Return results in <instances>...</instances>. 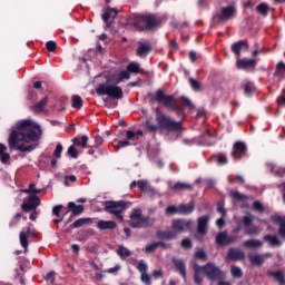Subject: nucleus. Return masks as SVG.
<instances>
[{
	"instance_id": "a878e982",
	"label": "nucleus",
	"mask_w": 285,
	"mask_h": 285,
	"mask_svg": "<svg viewBox=\"0 0 285 285\" xmlns=\"http://www.w3.org/2000/svg\"><path fill=\"white\" fill-rule=\"evenodd\" d=\"M168 248H170V245H167L164 242H156L148 245L146 250H166Z\"/></svg>"
},
{
	"instance_id": "c03bdc74",
	"label": "nucleus",
	"mask_w": 285,
	"mask_h": 285,
	"mask_svg": "<svg viewBox=\"0 0 285 285\" xmlns=\"http://www.w3.org/2000/svg\"><path fill=\"white\" fill-rule=\"evenodd\" d=\"M61 153H63V146L59 142L53 151V157H56V159H61Z\"/></svg>"
},
{
	"instance_id": "de8ad7c7",
	"label": "nucleus",
	"mask_w": 285,
	"mask_h": 285,
	"mask_svg": "<svg viewBox=\"0 0 285 285\" xmlns=\"http://www.w3.org/2000/svg\"><path fill=\"white\" fill-rule=\"evenodd\" d=\"M20 244L22 248H28V236L24 234V232L20 233Z\"/></svg>"
},
{
	"instance_id": "4d7b16f0",
	"label": "nucleus",
	"mask_w": 285,
	"mask_h": 285,
	"mask_svg": "<svg viewBox=\"0 0 285 285\" xmlns=\"http://www.w3.org/2000/svg\"><path fill=\"white\" fill-rule=\"evenodd\" d=\"M146 195H148L149 197H155V195H157V190L148 185L147 189L145 190Z\"/></svg>"
},
{
	"instance_id": "37998d69",
	"label": "nucleus",
	"mask_w": 285,
	"mask_h": 285,
	"mask_svg": "<svg viewBox=\"0 0 285 285\" xmlns=\"http://www.w3.org/2000/svg\"><path fill=\"white\" fill-rule=\"evenodd\" d=\"M165 213L166 215H177L179 214V206H175V205L168 206Z\"/></svg>"
},
{
	"instance_id": "774afa93",
	"label": "nucleus",
	"mask_w": 285,
	"mask_h": 285,
	"mask_svg": "<svg viewBox=\"0 0 285 285\" xmlns=\"http://www.w3.org/2000/svg\"><path fill=\"white\" fill-rule=\"evenodd\" d=\"M245 95H253V87L250 85H245L244 87Z\"/></svg>"
},
{
	"instance_id": "b1692460",
	"label": "nucleus",
	"mask_w": 285,
	"mask_h": 285,
	"mask_svg": "<svg viewBox=\"0 0 285 285\" xmlns=\"http://www.w3.org/2000/svg\"><path fill=\"white\" fill-rule=\"evenodd\" d=\"M264 242L269 244L272 248H277L278 246H282V240L277 237V235H265L263 237Z\"/></svg>"
},
{
	"instance_id": "a211bd4d",
	"label": "nucleus",
	"mask_w": 285,
	"mask_h": 285,
	"mask_svg": "<svg viewBox=\"0 0 285 285\" xmlns=\"http://www.w3.org/2000/svg\"><path fill=\"white\" fill-rule=\"evenodd\" d=\"M68 213L71 212V216L68 219V224L72 222V217H77V215H81L83 213V205H77L73 202L68 203Z\"/></svg>"
},
{
	"instance_id": "a19ab883",
	"label": "nucleus",
	"mask_w": 285,
	"mask_h": 285,
	"mask_svg": "<svg viewBox=\"0 0 285 285\" xmlns=\"http://www.w3.org/2000/svg\"><path fill=\"white\" fill-rule=\"evenodd\" d=\"M83 106V100L79 96L72 97V108H77L79 110Z\"/></svg>"
},
{
	"instance_id": "4be33fe9",
	"label": "nucleus",
	"mask_w": 285,
	"mask_h": 285,
	"mask_svg": "<svg viewBox=\"0 0 285 285\" xmlns=\"http://www.w3.org/2000/svg\"><path fill=\"white\" fill-rule=\"evenodd\" d=\"M97 228H99V230H115V228H117V223L114 220H99L97 223Z\"/></svg>"
},
{
	"instance_id": "412c9836",
	"label": "nucleus",
	"mask_w": 285,
	"mask_h": 285,
	"mask_svg": "<svg viewBox=\"0 0 285 285\" xmlns=\"http://www.w3.org/2000/svg\"><path fill=\"white\" fill-rule=\"evenodd\" d=\"M257 66V60L255 59H240L237 60V68L246 70L248 68H255Z\"/></svg>"
},
{
	"instance_id": "2eb2a0df",
	"label": "nucleus",
	"mask_w": 285,
	"mask_h": 285,
	"mask_svg": "<svg viewBox=\"0 0 285 285\" xmlns=\"http://www.w3.org/2000/svg\"><path fill=\"white\" fill-rule=\"evenodd\" d=\"M137 271L140 273V279L142 282V284L146 285H150L151 284V276L150 274H148V264H146V262L140 261L138 266H137Z\"/></svg>"
},
{
	"instance_id": "7c9ffc66",
	"label": "nucleus",
	"mask_w": 285,
	"mask_h": 285,
	"mask_svg": "<svg viewBox=\"0 0 285 285\" xmlns=\"http://www.w3.org/2000/svg\"><path fill=\"white\" fill-rule=\"evenodd\" d=\"M179 215H190L195 210V205H179L178 206Z\"/></svg>"
},
{
	"instance_id": "c9c22d12",
	"label": "nucleus",
	"mask_w": 285,
	"mask_h": 285,
	"mask_svg": "<svg viewBox=\"0 0 285 285\" xmlns=\"http://www.w3.org/2000/svg\"><path fill=\"white\" fill-rule=\"evenodd\" d=\"M229 197H232V199H235L236 202H246V199H248L246 195L239 191H230Z\"/></svg>"
},
{
	"instance_id": "dca6fc26",
	"label": "nucleus",
	"mask_w": 285,
	"mask_h": 285,
	"mask_svg": "<svg viewBox=\"0 0 285 285\" xmlns=\"http://www.w3.org/2000/svg\"><path fill=\"white\" fill-rule=\"evenodd\" d=\"M244 155H246V145L242 141L235 142L232 151L234 159H242Z\"/></svg>"
},
{
	"instance_id": "f257e3e1",
	"label": "nucleus",
	"mask_w": 285,
	"mask_h": 285,
	"mask_svg": "<svg viewBox=\"0 0 285 285\" xmlns=\"http://www.w3.org/2000/svg\"><path fill=\"white\" fill-rule=\"evenodd\" d=\"M43 131L39 124L24 119L20 120L16 128L12 129L8 138V146L10 150H19V153H32L39 144Z\"/></svg>"
},
{
	"instance_id": "680f3d73",
	"label": "nucleus",
	"mask_w": 285,
	"mask_h": 285,
	"mask_svg": "<svg viewBox=\"0 0 285 285\" xmlns=\"http://www.w3.org/2000/svg\"><path fill=\"white\" fill-rule=\"evenodd\" d=\"M126 146H130V140H120L118 141V145L116 146V148H126Z\"/></svg>"
},
{
	"instance_id": "bf43d9fd",
	"label": "nucleus",
	"mask_w": 285,
	"mask_h": 285,
	"mask_svg": "<svg viewBox=\"0 0 285 285\" xmlns=\"http://www.w3.org/2000/svg\"><path fill=\"white\" fill-rule=\"evenodd\" d=\"M118 255L119 257H121V259H128V257H130V250H118Z\"/></svg>"
},
{
	"instance_id": "4468645a",
	"label": "nucleus",
	"mask_w": 285,
	"mask_h": 285,
	"mask_svg": "<svg viewBox=\"0 0 285 285\" xmlns=\"http://www.w3.org/2000/svg\"><path fill=\"white\" fill-rule=\"evenodd\" d=\"M237 242V236L228 235L226 232H220L216 236V244L218 246H228L229 244H235Z\"/></svg>"
},
{
	"instance_id": "f03ea898",
	"label": "nucleus",
	"mask_w": 285,
	"mask_h": 285,
	"mask_svg": "<svg viewBox=\"0 0 285 285\" xmlns=\"http://www.w3.org/2000/svg\"><path fill=\"white\" fill-rule=\"evenodd\" d=\"M190 224H193L190 220L174 219L171 224L173 230H159L157 232V237L160 239H175V237H177V233L190 230Z\"/></svg>"
},
{
	"instance_id": "9d476101",
	"label": "nucleus",
	"mask_w": 285,
	"mask_h": 285,
	"mask_svg": "<svg viewBox=\"0 0 285 285\" xmlns=\"http://www.w3.org/2000/svg\"><path fill=\"white\" fill-rule=\"evenodd\" d=\"M255 217L247 215L243 217V226L245 228V235H259V227L253 224Z\"/></svg>"
},
{
	"instance_id": "69168bd1",
	"label": "nucleus",
	"mask_w": 285,
	"mask_h": 285,
	"mask_svg": "<svg viewBox=\"0 0 285 285\" xmlns=\"http://www.w3.org/2000/svg\"><path fill=\"white\" fill-rule=\"evenodd\" d=\"M278 235H281V237H285V222L279 224Z\"/></svg>"
},
{
	"instance_id": "393cba45",
	"label": "nucleus",
	"mask_w": 285,
	"mask_h": 285,
	"mask_svg": "<svg viewBox=\"0 0 285 285\" xmlns=\"http://www.w3.org/2000/svg\"><path fill=\"white\" fill-rule=\"evenodd\" d=\"M48 106V97L42 98L40 101H38L36 105L30 107V110L32 112L39 114L43 112V109Z\"/></svg>"
},
{
	"instance_id": "13d9d810",
	"label": "nucleus",
	"mask_w": 285,
	"mask_h": 285,
	"mask_svg": "<svg viewBox=\"0 0 285 285\" xmlns=\"http://www.w3.org/2000/svg\"><path fill=\"white\" fill-rule=\"evenodd\" d=\"M181 247L186 249L193 248V243L190 242V239L185 238L181 240Z\"/></svg>"
},
{
	"instance_id": "052dcab7",
	"label": "nucleus",
	"mask_w": 285,
	"mask_h": 285,
	"mask_svg": "<svg viewBox=\"0 0 285 285\" xmlns=\"http://www.w3.org/2000/svg\"><path fill=\"white\" fill-rule=\"evenodd\" d=\"M217 210L222 214L223 217H226V209L224 208V203H218Z\"/></svg>"
},
{
	"instance_id": "473e14b6",
	"label": "nucleus",
	"mask_w": 285,
	"mask_h": 285,
	"mask_svg": "<svg viewBox=\"0 0 285 285\" xmlns=\"http://www.w3.org/2000/svg\"><path fill=\"white\" fill-rule=\"evenodd\" d=\"M61 208H63V205H57L52 208V215H55L56 217H59V219L53 220L55 224H59L63 222V216L60 215Z\"/></svg>"
},
{
	"instance_id": "f3484780",
	"label": "nucleus",
	"mask_w": 285,
	"mask_h": 285,
	"mask_svg": "<svg viewBox=\"0 0 285 285\" xmlns=\"http://www.w3.org/2000/svg\"><path fill=\"white\" fill-rule=\"evenodd\" d=\"M150 52H153V45H150V42H139L136 55L138 57H148V55H150Z\"/></svg>"
},
{
	"instance_id": "f704fd0d",
	"label": "nucleus",
	"mask_w": 285,
	"mask_h": 285,
	"mask_svg": "<svg viewBox=\"0 0 285 285\" xmlns=\"http://www.w3.org/2000/svg\"><path fill=\"white\" fill-rule=\"evenodd\" d=\"M249 259H250L252 264H256V265L264 264V256H261L257 253H250Z\"/></svg>"
},
{
	"instance_id": "0e129e2a",
	"label": "nucleus",
	"mask_w": 285,
	"mask_h": 285,
	"mask_svg": "<svg viewBox=\"0 0 285 285\" xmlns=\"http://www.w3.org/2000/svg\"><path fill=\"white\" fill-rule=\"evenodd\" d=\"M196 258L202 259V262H206V259H207L206 252H197Z\"/></svg>"
},
{
	"instance_id": "6e6d98bb",
	"label": "nucleus",
	"mask_w": 285,
	"mask_h": 285,
	"mask_svg": "<svg viewBox=\"0 0 285 285\" xmlns=\"http://www.w3.org/2000/svg\"><path fill=\"white\" fill-rule=\"evenodd\" d=\"M46 48L49 52H55V50H57V42L55 41H48L46 43Z\"/></svg>"
},
{
	"instance_id": "a18cd8bd",
	"label": "nucleus",
	"mask_w": 285,
	"mask_h": 285,
	"mask_svg": "<svg viewBox=\"0 0 285 285\" xmlns=\"http://www.w3.org/2000/svg\"><path fill=\"white\" fill-rule=\"evenodd\" d=\"M67 155H69V157H72V159H77V157H79V151H77L75 146H70L67 150Z\"/></svg>"
},
{
	"instance_id": "3c124183",
	"label": "nucleus",
	"mask_w": 285,
	"mask_h": 285,
	"mask_svg": "<svg viewBox=\"0 0 285 285\" xmlns=\"http://www.w3.org/2000/svg\"><path fill=\"white\" fill-rule=\"evenodd\" d=\"M253 208H254V210H257L258 213H264V210H265L264 205L258 200L253 203Z\"/></svg>"
},
{
	"instance_id": "c756f323",
	"label": "nucleus",
	"mask_w": 285,
	"mask_h": 285,
	"mask_svg": "<svg viewBox=\"0 0 285 285\" xmlns=\"http://www.w3.org/2000/svg\"><path fill=\"white\" fill-rule=\"evenodd\" d=\"M245 254L242 250H230L228 253V259H232V262H239V259H244Z\"/></svg>"
},
{
	"instance_id": "f8f14e48",
	"label": "nucleus",
	"mask_w": 285,
	"mask_h": 285,
	"mask_svg": "<svg viewBox=\"0 0 285 285\" xmlns=\"http://www.w3.org/2000/svg\"><path fill=\"white\" fill-rule=\"evenodd\" d=\"M237 14V9L233 6L220 8V12L215 16L218 21H230Z\"/></svg>"
},
{
	"instance_id": "ea45409f",
	"label": "nucleus",
	"mask_w": 285,
	"mask_h": 285,
	"mask_svg": "<svg viewBox=\"0 0 285 285\" xmlns=\"http://www.w3.org/2000/svg\"><path fill=\"white\" fill-rule=\"evenodd\" d=\"M141 135H144V131H141V130H138L137 132L131 131V130H128V131H127V139L135 141V140L139 139V137H140Z\"/></svg>"
},
{
	"instance_id": "0eeeda50",
	"label": "nucleus",
	"mask_w": 285,
	"mask_h": 285,
	"mask_svg": "<svg viewBox=\"0 0 285 285\" xmlns=\"http://www.w3.org/2000/svg\"><path fill=\"white\" fill-rule=\"evenodd\" d=\"M156 121L163 130H167V132H177V130H181V121H175L170 116H166L164 114H157Z\"/></svg>"
},
{
	"instance_id": "864d4df0",
	"label": "nucleus",
	"mask_w": 285,
	"mask_h": 285,
	"mask_svg": "<svg viewBox=\"0 0 285 285\" xmlns=\"http://www.w3.org/2000/svg\"><path fill=\"white\" fill-rule=\"evenodd\" d=\"M170 112H176L178 117H184V108L181 106L176 105Z\"/></svg>"
},
{
	"instance_id": "c85d7f7f",
	"label": "nucleus",
	"mask_w": 285,
	"mask_h": 285,
	"mask_svg": "<svg viewBox=\"0 0 285 285\" xmlns=\"http://www.w3.org/2000/svg\"><path fill=\"white\" fill-rule=\"evenodd\" d=\"M243 246H245V248H262L264 243L259 239H248L244 242Z\"/></svg>"
},
{
	"instance_id": "49530a36",
	"label": "nucleus",
	"mask_w": 285,
	"mask_h": 285,
	"mask_svg": "<svg viewBox=\"0 0 285 285\" xmlns=\"http://www.w3.org/2000/svg\"><path fill=\"white\" fill-rule=\"evenodd\" d=\"M218 166H224V164H228V157L225 154H218L217 156Z\"/></svg>"
},
{
	"instance_id": "603ef678",
	"label": "nucleus",
	"mask_w": 285,
	"mask_h": 285,
	"mask_svg": "<svg viewBox=\"0 0 285 285\" xmlns=\"http://www.w3.org/2000/svg\"><path fill=\"white\" fill-rule=\"evenodd\" d=\"M232 275L233 277H237L239 279V277H242L243 273H242V268L234 266L232 267Z\"/></svg>"
},
{
	"instance_id": "9b49d317",
	"label": "nucleus",
	"mask_w": 285,
	"mask_h": 285,
	"mask_svg": "<svg viewBox=\"0 0 285 285\" xmlns=\"http://www.w3.org/2000/svg\"><path fill=\"white\" fill-rule=\"evenodd\" d=\"M41 206V199L39 196H29L27 200L21 204V208L24 213H30V210H37V207Z\"/></svg>"
},
{
	"instance_id": "338daca9",
	"label": "nucleus",
	"mask_w": 285,
	"mask_h": 285,
	"mask_svg": "<svg viewBox=\"0 0 285 285\" xmlns=\"http://www.w3.org/2000/svg\"><path fill=\"white\" fill-rule=\"evenodd\" d=\"M29 190H30V193H32L33 195H39V193H41V189H36V188H35V184H30V185H29Z\"/></svg>"
},
{
	"instance_id": "58836bf2",
	"label": "nucleus",
	"mask_w": 285,
	"mask_h": 285,
	"mask_svg": "<svg viewBox=\"0 0 285 285\" xmlns=\"http://www.w3.org/2000/svg\"><path fill=\"white\" fill-rule=\"evenodd\" d=\"M256 10L259 14L266 17V14H268V10H271V7H268L266 3H261L257 6Z\"/></svg>"
},
{
	"instance_id": "423d86ee",
	"label": "nucleus",
	"mask_w": 285,
	"mask_h": 285,
	"mask_svg": "<svg viewBox=\"0 0 285 285\" xmlns=\"http://www.w3.org/2000/svg\"><path fill=\"white\" fill-rule=\"evenodd\" d=\"M161 26V20L153 14H145L136 17L134 28L137 30H155Z\"/></svg>"
},
{
	"instance_id": "20e7f679",
	"label": "nucleus",
	"mask_w": 285,
	"mask_h": 285,
	"mask_svg": "<svg viewBox=\"0 0 285 285\" xmlns=\"http://www.w3.org/2000/svg\"><path fill=\"white\" fill-rule=\"evenodd\" d=\"M195 276L194 279L196 284H202V274L205 273V275L209 279H219L222 277V269L219 267L213 265V263H208L206 266L202 267L199 265L194 266Z\"/></svg>"
},
{
	"instance_id": "bb28decb",
	"label": "nucleus",
	"mask_w": 285,
	"mask_h": 285,
	"mask_svg": "<svg viewBox=\"0 0 285 285\" xmlns=\"http://www.w3.org/2000/svg\"><path fill=\"white\" fill-rule=\"evenodd\" d=\"M8 147L0 142V161L2 164H10V154L6 153Z\"/></svg>"
},
{
	"instance_id": "6ab92c4d",
	"label": "nucleus",
	"mask_w": 285,
	"mask_h": 285,
	"mask_svg": "<svg viewBox=\"0 0 285 285\" xmlns=\"http://www.w3.org/2000/svg\"><path fill=\"white\" fill-rule=\"evenodd\" d=\"M242 50H248L247 41L240 40L232 45V52H234L236 57L239 58L242 56Z\"/></svg>"
},
{
	"instance_id": "aec40b11",
	"label": "nucleus",
	"mask_w": 285,
	"mask_h": 285,
	"mask_svg": "<svg viewBox=\"0 0 285 285\" xmlns=\"http://www.w3.org/2000/svg\"><path fill=\"white\" fill-rule=\"evenodd\" d=\"M110 81L111 83L118 85L121 83L125 79H130V73L128 70H122L119 73H115L110 76Z\"/></svg>"
},
{
	"instance_id": "cd10ccee",
	"label": "nucleus",
	"mask_w": 285,
	"mask_h": 285,
	"mask_svg": "<svg viewBox=\"0 0 285 285\" xmlns=\"http://www.w3.org/2000/svg\"><path fill=\"white\" fill-rule=\"evenodd\" d=\"M174 264L177 271L180 273L181 277L186 278V263L180 258H174Z\"/></svg>"
},
{
	"instance_id": "e433bc0d",
	"label": "nucleus",
	"mask_w": 285,
	"mask_h": 285,
	"mask_svg": "<svg viewBox=\"0 0 285 285\" xmlns=\"http://www.w3.org/2000/svg\"><path fill=\"white\" fill-rule=\"evenodd\" d=\"M189 85L195 92H202V82L195 78H189Z\"/></svg>"
},
{
	"instance_id": "7ed1b4c3",
	"label": "nucleus",
	"mask_w": 285,
	"mask_h": 285,
	"mask_svg": "<svg viewBox=\"0 0 285 285\" xmlns=\"http://www.w3.org/2000/svg\"><path fill=\"white\" fill-rule=\"evenodd\" d=\"M129 217V226H131V228H148L157 222L155 217L144 216L141 208L132 209Z\"/></svg>"
},
{
	"instance_id": "6e6552de",
	"label": "nucleus",
	"mask_w": 285,
	"mask_h": 285,
	"mask_svg": "<svg viewBox=\"0 0 285 285\" xmlns=\"http://www.w3.org/2000/svg\"><path fill=\"white\" fill-rule=\"evenodd\" d=\"M127 204L125 200H119V202H107L105 206L106 213H109V215H115L117 219H120V222H124V216L121 213L126 210Z\"/></svg>"
},
{
	"instance_id": "79ce46f5",
	"label": "nucleus",
	"mask_w": 285,
	"mask_h": 285,
	"mask_svg": "<svg viewBox=\"0 0 285 285\" xmlns=\"http://www.w3.org/2000/svg\"><path fill=\"white\" fill-rule=\"evenodd\" d=\"M145 128H147L148 132H157L159 130V125L151 124L150 120L145 122Z\"/></svg>"
},
{
	"instance_id": "39448f33",
	"label": "nucleus",
	"mask_w": 285,
	"mask_h": 285,
	"mask_svg": "<svg viewBox=\"0 0 285 285\" xmlns=\"http://www.w3.org/2000/svg\"><path fill=\"white\" fill-rule=\"evenodd\" d=\"M96 92L100 96L107 95L111 99H124V90L121 87L112 83L110 78L105 83L98 85Z\"/></svg>"
},
{
	"instance_id": "1a4fd4ad",
	"label": "nucleus",
	"mask_w": 285,
	"mask_h": 285,
	"mask_svg": "<svg viewBox=\"0 0 285 285\" xmlns=\"http://www.w3.org/2000/svg\"><path fill=\"white\" fill-rule=\"evenodd\" d=\"M156 101L163 104L165 108H168L169 110H171L176 106L175 96H166V94H164L161 89H158L156 91Z\"/></svg>"
},
{
	"instance_id": "ddd939ff",
	"label": "nucleus",
	"mask_w": 285,
	"mask_h": 285,
	"mask_svg": "<svg viewBox=\"0 0 285 285\" xmlns=\"http://www.w3.org/2000/svg\"><path fill=\"white\" fill-rule=\"evenodd\" d=\"M210 217L209 216H202L198 218V226H197V239H202L207 233H208V222Z\"/></svg>"
},
{
	"instance_id": "09e8293b",
	"label": "nucleus",
	"mask_w": 285,
	"mask_h": 285,
	"mask_svg": "<svg viewBox=\"0 0 285 285\" xmlns=\"http://www.w3.org/2000/svg\"><path fill=\"white\" fill-rule=\"evenodd\" d=\"M137 186L138 188L141 190V193H146L147 188H148V180H138L137 181Z\"/></svg>"
},
{
	"instance_id": "5701e85b",
	"label": "nucleus",
	"mask_w": 285,
	"mask_h": 285,
	"mask_svg": "<svg viewBox=\"0 0 285 285\" xmlns=\"http://www.w3.org/2000/svg\"><path fill=\"white\" fill-rule=\"evenodd\" d=\"M169 188L174 193H181V190H193V185L188 183L178 181L175 185H170Z\"/></svg>"
},
{
	"instance_id": "72a5a7b5",
	"label": "nucleus",
	"mask_w": 285,
	"mask_h": 285,
	"mask_svg": "<svg viewBox=\"0 0 285 285\" xmlns=\"http://www.w3.org/2000/svg\"><path fill=\"white\" fill-rule=\"evenodd\" d=\"M140 70H141V65H139V62H130L127 66V71L129 73L134 72L135 75H139Z\"/></svg>"
},
{
	"instance_id": "5fc2aeb1",
	"label": "nucleus",
	"mask_w": 285,
	"mask_h": 285,
	"mask_svg": "<svg viewBox=\"0 0 285 285\" xmlns=\"http://www.w3.org/2000/svg\"><path fill=\"white\" fill-rule=\"evenodd\" d=\"M180 101L184 102V105L189 108L190 110H193L195 108V105H193V101H190L188 98L186 97H181Z\"/></svg>"
},
{
	"instance_id": "2f4dec72",
	"label": "nucleus",
	"mask_w": 285,
	"mask_h": 285,
	"mask_svg": "<svg viewBox=\"0 0 285 285\" xmlns=\"http://www.w3.org/2000/svg\"><path fill=\"white\" fill-rule=\"evenodd\" d=\"M91 222L90 218H79L70 225V228H81V226H86V224H90Z\"/></svg>"
},
{
	"instance_id": "e2e57ef3",
	"label": "nucleus",
	"mask_w": 285,
	"mask_h": 285,
	"mask_svg": "<svg viewBox=\"0 0 285 285\" xmlns=\"http://www.w3.org/2000/svg\"><path fill=\"white\" fill-rule=\"evenodd\" d=\"M277 72H281L282 75H285V63L284 62H278L276 66Z\"/></svg>"
},
{
	"instance_id": "4c0bfd02",
	"label": "nucleus",
	"mask_w": 285,
	"mask_h": 285,
	"mask_svg": "<svg viewBox=\"0 0 285 285\" xmlns=\"http://www.w3.org/2000/svg\"><path fill=\"white\" fill-rule=\"evenodd\" d=\"M271 277H274L278 284H284L285 277H284V272H272L269 273Z\"/></svg>"
},
{
	"instance_id": "8fccbe9b",
	"label": "nucleus",
	"mask_w": 285,
	"mask_h": 285,
	"mask_svg": "<svg viewBox=\"0 0 285 285\" xmlns=\"http://www.w3.org/2000/svg\"><path fill=\"white\" fill-rule=\"evenodd\" d=\"M120 271H121V265L117 264L115 265V267H111L105 271V273H109V275H117Z\"/></svg>"
}]
</instances>
